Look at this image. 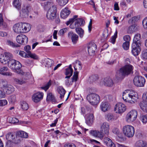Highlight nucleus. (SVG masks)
<instances>
[{
	"label": "nucleus",
	"mask_w": 147,
	"mask_h": 147,
	"mask_svg": "<svg viewBox=\"0 0 147 147\" xmlns=\"http://www.w3.org/2000/svg\"><path fill=\"white\" fill-rule=\"evenodd\" d=\"M9 122L12 123H15L19 122V120L17 118L13 117H10L9 118Z\"/></svg>",
	"instance_id": "52"
},
{
	"label": "nucleus",
	"mask_w": 147,
	"mask_h": 147,
	"mask_svg": "<svg viewBox=\"0 0 147 147\" xmlns=\"http://www.w3.org/2000/svg\"><path fill=\"white\" fill-rule=\"evenodd\" d=\"M123 131L124 135L128 138L132 137L135 133L134 127L131 125H126L123 128Z\"/></svg>",
	"instance_id": "5"
},
{
	"label": "nucleus",
	"mask_w": 147,
	"mask_h": 147,
	"mask_svg": "<svg viewBox=\"0 0 147 147\" xmlns=\"http://www.w3.org/2000/svg\"><path fill=\"white\" fill-rule=\"evenodd\" d=\"M122 96L124 101L131 104L134 103L138 98L137 93L132 90H125L123 93Z\"/></svg>",
	"instance_id": "1"
},
{
	"label": "nucleus",
	"mask_w": 147,
	"mask_h": 147,
	"mask_svg": "<svg viewBox=\"0 0 147 147\" xmlns=\"http://www.w3.org/2000/svg\"><path fill=\"white\" fill-rule=\"evenodd\" d=\"M141 35L140 34H137L134 36L133 43H136V44L141 45L140 39Z\"/></svg>",
	"instance_id": "28"
},
{
	"label": "nucleus",
	"mask_w": 147,
	"mask_h": 147,
	"mask_svg": "<svg viewBox=\"0 0 147 147\" xmlns=\"http://www.w3.org/2000/svg\"><path fill=\"white\" fill-rule=\"evenodd\" d=\"M137 30V27L135 25L133 24L129 27L128 32L129 33H133L136 32Z\"/></svg>",
	"instance_id": "38"
},
{
	"label": "nucleus",
	"mask_w": 147,
	"mask_h": 147,
	"mask_svg": "<svg viewBox=\"0 0 147 147\" xmlns=\"http://www.w3.org/2000/svg\"><path fill=\"white\" fill-rule=\"evenodd\" d=\"M100 101V97L98 95L92 93V105H96Z\"/></svg>",
	"instance_id": "22"
},
{
	"label": "nucleus",
	"mask_w": 147,
	"mask_h": 147,
	"mask_svg": "<svg viewBox=\"0 0 147 147\" xmlns=\"http://www.w3.org/2000/svg\"><path fill=\"white\" fill-rule=\"evenodd\" d=\"M47 101H51L53 102L55 101L54 96L51 93H49L47 94Z\"/></svg>",
	"instance_id": "40"
},
{
	"label": "nucleus",
	"mask_w": 147,
	"mask_h": 147,
	"mask_svg": "<svg viewBox=\"0 0 147 147\" xmlns=\"http://www.w3.org/2000/svg\"><path fill=\"white\" fill-rule=\"evenodd\" d=\"M133 82L134 84L137 87H143L144 86L146 81L145 78L143 77L138 76L135 77L134 79Z\"/></svg>",
	"instance_id": "7"
},
{
	"label": "nucleus",
	"mask_w": 147,
	"mask_h": 147,
	"mask_svg": "<svg viewBox=\"0 0 147 147\" xmlns=\"http://www.w3.org/2000/svg\"><path fill=\"white\" fill-rule=\"evenodd\" d=\"M43 93L38 92L34 93L32 96V100L35 103H38L43 99Z\"/></svg>",
	"instance_id": "14"
},
{
	"label": "nucleus",
	"mask_w": 147,
	"mask_h": 147,
	"mask_svg": "<svg viewBox=\"0 0 147 147\" xmlns=\"http://www.w3.org/2000/svg\"><path fill=\"white\" fill-rule=\"evenodd\" d=\"M21 23V29L22 33L27 32L30 31L31 27L30 24L26 23Z\"/></svg>",
	"instance_id": "18"
},
{
	"label": "nucleus",
	"mask_w": 147,
	"mask_h": 147,
	"mask_svg": "<svg viewBox=\"0 0 147 147\" xmlns=\"http://www.w3.org/2000/svg\"><path fill=\"white\" fill-rule=\"evenodd\" d=\"M126 109V106L124 104L121 102L117 103L114 108V110L116 113H121L124 112Z\"/></svg>",
	"instance_id": "9"
},
{
	"label": "nucleus",
	"mask_w": 147,
	"mask_h": 147,
	"mask_svg": "<svg viewBox=\"0 0 147 147\" xmlns=\"http://www.w3.org/2000/svg\"><path fill=\"white\" fill-rule=\"evenodd\" d=\"M141 45L136 44V43H133L131 45V53L132 54L136 56L138 55L141 51L140 47Z\"/></svg>",
	"instance_id": "13"
},
{
	"label": "nucleus",
	"mask_w": 147,
	"mask_h": 147,
	"mask_svg": "<svg viewBox=\"0 0 147 147\" xmlns=\"http://www.w3.org/2000/svg\"><path fill=\"white\" fill-rule=\"evenodd\" d=\"M1 74L4 76H11L12 75V74L10 72H2L0 73Z\"/></svg>",
	"instance_id": "63"
},
{
	"label": "nucleus",
	"mask_w": 147,
	"mask_h": 147,
	"mask_svg": "<svg viewBox=\"0 0 147 147\" xmlns=\"http://www.w3.org/2000/svg\"><path fill=\"white\" fill-rule=\"evenodd\" d=\"M58 93L60 94V97L61 98H63L65 93L66 91L62 87H60L57 89Z\"/></svg>",
	"instance_id": "31"
},
{
	"label": "nucleus",
	"mask_w": 147,
	"mask_h": 147,
	"mask_svg": "<svg viewBox=\"0 0 147 147\" xmlns=\"http://www.w3.org/2000/svg\"><path fill=\"white\" fill-rule=\"evenodd\" d=\"M70 13V11L68 7H66L63 9L61 13V17L63 19L66 18Z\"/></svg>",
	"instance_id": "19"
},
{
	"label": "nucleus",
	"mask_w": 147,
	"mask_h": 147,
	"mask_svg": "<svg viewBox=\"0 0 147 147\" xmlns=\"http://www.w3.org/2000/svg\"><path fill=\"white\" fill-rule=\"evenodd\" d=\"M123 39L125 41V42H129V41L130 40V38L129 35H126L123 36Z\"/></svg>",
	"instance_id": "62"
},
{
	"label": "nucleus",
	"mask_w": 147,
	"mask_h": 147,
	"mask_svg": "<svg viewBox=\"0 0 147 147\" xmlns=\"http://www.w3.org/2000/svg\"><path fill=\"white\" fill-rule=\"evenodd\" d=\"M19 135L20 137L22 138H27L28 137V134L23 131H20Z\"/></svg>",
	"instance_id": "51"
},
{
	"label": "nucleus",
	"mask_w": 147,
	"mask_h": 147,
	"mask_svg": "<svg viewBox=\"0 0 147 147\" xmlns=\"http://www.w3.org/2000/svg\"><path fill=\"white\" fill-rule=\"evenodd\" d=\"M140 120L143 124H146L147 122V114L141 116Z\"/></svg>",
	"instance_id": "45"
},
{
	"label": "nucleus",
	"mask_w": 147,
	"mask_h": 147,
	"mask_svg": "<svg viewBox=\"0 0 147 147\" xmlns=\"http://www.w3.org/2000/svg\"><path fill=\"white\" fill-rule=\"evenodd\" d=\"M106 118L109 121H111L116 119V118L112 114L108 113L106 115Z\"/></svg>",
	"instance_id": "35"
},
{
	"label": "nucleus",
	"mask_w": 147,
	"mask_h": 147,
	"mask_svg": "<svg viewBox=\"0 0 147 147\" xmlns=\"http://www.w3.org/2000/svg\"><path fill=\"white\" fill-rule=\"evenodd\" d=\"M45 62L46 67L49 68L52 66L53 61L51 59L48 58L45 60Z\"/></svg>",
	"instance_id": "36"
},
{
	"label": "nucleus",
	"mask_w": 147,
	"mask_h": 147,
	"mask_svg": "<svg viewBox=\"0 0 147 147\" xmlns=\"http://www.w3.org/2000/svg\"><path fill=\"white\" fill-rule=\"evenodd\" d=\"M129 42H125L123 44V47L125 50H127L129 49Z\"/></svg>",
	"instance_id": "56"
},
{
	"label": "nucleus",
	"mask_w": 147,
	"mask_h": 147,
	"mask_svg": "<svg viewBox=\"0 0 147 147\" xmlns=\"http://www.w3.org/2000/svg\"><path fill=\"white\" fill-rule=\"evenodd\" d=\"M28 58L30 57L31 58L35 59H37L38 58V56L35 53H32L31 52L28 53Z\"/></svg>",
	"instance_id": "49"
},
{
	"label": "nucleus",
	"mask_w": 147,
	"mask_h": 147,
	"mask_svg": "<svg viewBox=\"0 0 147 147\" xmlns=\"http://www.w3.org/2000/svg\"><path fill=\"white\" fill-rule=\"evenodd\" d=\"M7 44L13 47H20V45L17 43L13 42L10 40H8L7 42Z\"/></svg>",
	"instance_id": "44"
},
{
	"label": "nucleus",
	"mask_w": 147,
	"mask_h": 147,
	"mask_svg": "<svg viewBox=\"0 0 147 147\" xmlns=\"http://www.w3.org/2000/svg\"><path fill=\"white\" fill-rule=\"evenodd\" d=\"M142 24L144 28L147 29V17L144 18L143 20Z\"/></svg>",
	"instance_id": "60"
},
{
	"label": "nucleus",
	"mask_w": 147,
	"mask_h": 147,
	"mask_svg": "<svg viewBox=\"0 0 147 147\" xmlns=\"http://www.w3.org/2000/svg\"><path fill=\"white\" fill-rule=\"evenodd\" d=\"M133 67L130 65H126L124 66L119 70V72L120 76H127L133 73Z\"/></svg>",
	"instance_id": "4"
},
{
	"label": "nucleus",
	"mask_w": 147,
	"mask_h": 147,
	"mask_svg": "<svg viewBox=\"0 0 147 147\" xmlns=\"http://www.w3.org/2000/svg\"><path fill=\"white\" fill-rule=\"evenodd\" d=\"M85 23L84 20L82 18H78L76 20L75 23V25L76 28L80 26H83Z\"/></svg>",
	"instance_id": "24"
},
{
	"label": "nucleus",
	"mask_w": 147,
	"mask_h": 147,
	"mask_svg": "<svg viewBox=\"0 0 147 147\" xmlns=\"http://www.w3.org/2000/svg\"><path fill=\"white\" fill-rule=\"evenodd\" d=\"M139 105L140 109L144 112H147V102L143 101L140 102Z\"/></svg>",
	"instance_id": "27"
},
{
	"label": "nucleus",
	"mask_w": 147,
	"mask_h": 147,
	"mask_svg": "<svg viewBox=\"0 0 147 147\" xmlns=\"http://www.w3.org/2000/svg\"><path fill=\"white\" fill-rule=\"evenodd\" d=\"M142 57L143 59H147V49H145L142 52Z\"/></svg>",
	"instance_id": "55"
},
{
	"label": "nucleus",
	"mask_w": 147,
	"mask_h": 147,
	"mask_svg": "<svg viewBox=\"0 0 147 147\" xmlns=\"http://www.w3.org/2000/svg\"><path fill=\"white\" fill-rule=\"evenodd\" d=\"M11 57V55L9 53H6L5 54V57L3 55L2 58H0V62L3 64L9 63L10 59Z\"/></svg>",
	"instance_id": "17"
},
{
	"label": "nucleus",
	"mask_w": 147,
	"mask_h": 147,
	"mask_svg": "<svg viewBox=\"0 0 147 147\" xmlns=\"http://www.w3.org/2000/svg\"><path fill=\"white\" fill-rule=\"evenodd\" d=\"M68 37L71 38L73 44H76L78 40V36L72 32H69L68 34Z\"/></svg>",
	"instance_id": "15"
},
{
	"label": "nucleus",
	"mask_w": 147,
	"mask_h": 147,
	"mask_svg": "<svg viewBox=\"0 0 147 147\" xmlns=\"http://www.w3.org/2000/svg\"><path fill=\"white\" fill-rule=\"evenodd\" d=\"M92 47V42H90L87 45L88 52L90 55H91L90 54L92 53V49H91Z\"/></svg>",
	"instance_id": "53"
},
{
	"label": "nucleus",
	"mask_w": 147,
	"mask_h": 147,
	"mask_svg": "<svg viewBox=\"0 0 147 147\" xmlns=\"http://www.w3.org/2000/svg\"><path fill=\"white\" fill-rule=\"evenodd\" d=\"M73 70L72 68L71 64L69 65V67L65 69V75L67 76L65 77V78H69L72 75Z\"/></svg>",
	"instance_id": "20"
},
{
	"label": "nucleus",
	"mask_w": 147,
	"mask_h": 147,
	"mask_svg": "<svg viewBox=\"0 0 147 147\" xmlns=\"http://www.w3.org/2000/svg\"><path fill=\"white\" fill-rule=\"evenodd\" d=\"M6 138L8 141L16 144H18L20 142L19 139L16 137L13 132L8 133L6 135Z\"/></svg>",
	"instance_id": "8"
},
{
	"label": "nucleus",
	"mask_w": 147,
	"mask_h": 147,
	"mask_svg": "<svg viewBox=\"0 0 147 147\" xmlns=\"http://www.w3.org/2000/svg\"><path fill=\"white\" fill-rule=\"evenodd\" d=\"M76 32L79 35L80 37L81 38H82L84 34V30L81 28L76 27Z\"/></svg>",
	"instance_id": "32"
},
{
	"label": "nucleus",
	"mask_w": 147,
	"mask_h": 147,
	"mask_svg": "<svg viewBox=\"0 0 147 147\" xmlns=\"http://www.w3.org/2000/svg\"><path fill=\"white\" fill-rule=\"evenodd\" d=\"M92 115L91 114L87 115L86 116V123L90 126H91L92 125Z\"/></svg>",
	"instance_id": "37"
},
{
	"label": "nucleus",
	"mask_w": 147,
	"mask_h": 147,
	"mask_svg": "<svg viewBox=\"0 0 147 147\" xmlns=\"http://www.w3.org/2000/svg\"><path fill=\"white\" fill-rule=\"evenodd\" d=\"M31 8V7L29 5H26L23 7L22 11L20 12V16L23 18L27 17Z\"/></svg>",
	"instance_id": "10"
},
{
	"label": "nucleus",
	"mask_w": 147,
	"mask_h": 147,
	"mask_svg": "<svg viewBox=\"0 0 147 147\" xmlns=\"http://www.w3.org/2000/svg\"><path fill=\"white\" fill-rule=\"evenodd\" d=\"M73 64L74 65V67L75 71H77L76 70L77 69L80 70L82 69V65L81 62L80 61L76 60L73 63Z\"/></svg>",
	"instance_id": "25"
},
{
	"label": "nucleus",
	"mask_w": 147,
	"mask_h": 147,
	"mask_svg": "<svg viewBox=\"0 0 147 147\" xmlns=\"http://www.w3.org/2000/svg\"><path fill=\"white\" fill-rule=\"evenodd\" d=\"M56 1L59 5L63 6L66 4L69 0H56Z\"/></svg>",
	"instance_id": "41"
},
{
	"label": "nucleus",
	"mask_w": 147,
	"mask_h": 147,
	"mask_svg": "<svg viewBox=\"0 0 147 147\" xmlns=\"http://www.w3.org/2000/svg\"><path fill=\"white\" fill-rule=\"evenodd\" d=\"M21 23H19L14 25L13 29L14 32L17 33H22Z\"/></svg>",
	"instance_id": "21"
},
{
	"label": "nucleus",
	"mask_w": 147,
	"mask_h": 147,
	"mask_svg": "<svg viewBox=\"0 0 147 147\" xmlns=\"http://www.w3.org/2000/svg\"><path fill=\"white\" fill-rule=\"evenodd\" d=\"M50 81V80L44 86L41 87V88L46 91L49 89L51 84Z\"/></svg>",
	"instance_id": "50"
},
{
	"label": "nucleus",
	"mask_w": 147,
	"mask_h": 147,
	"mask_svg": "<svg viewBox=\"0 0 147 147\" xmlns=\"http://www.w3.org/2000/svg\"><path fill=\"white\" fill-rule=\"evenodd\" d=\"M78 72L77 71H75L73 77L71 78L72 81L73 82H76L78 78Z\"/></svg>",
	"instance_id": "48"
},
{
	"label": "nucleus",
	"mask_w": 147,
	"mask_h": 147,
	"mask_svg": "<svg viewBox=\"0 0 147 147\" xmlns=\"http://www.w3.org/2000/svg\"><path fill=\"white\" fill-rule=\"evenodd\" d=\"M109 35V34L108 33V29L105 30L103 33V35L105 38H107Z\"/></svg>",
	"instance_id": "64"
},
{
	"label": "nucleus",
	"mask_w": 147,
	"mask_h": 147,
	"mask_svg": "<svg viewBox=\"0 0 147 147\" xmlns=\"http://www.w3.org/2000/svg\"><path fill=\"white\" fill-rule=\"evenodd\" d=\"M137 18L136 16L133 17L131 19L129 20L128 22L129 24L135 23L137 20Z\"/></svg>",
	"instance_id": "58"
},
{
	"label": "nucleus",
	"mask_w": 147,
	"mask_h": 147,
	"mask_svg": "<svg viewBox=\"0 0 147 147\" xmlns=\"http://www.w3.org/2000/svg\"><path fill=\"white\" fill-rule=\"evenodd\" d=\"M8 100L10 102L14 103L16 100V96L14 95H11L8 98Z\"/></svg>",
	"instance_id": "47"
},
{
	"label": "nucleus",
	"mask_w": 147,
	"mask_h": 147,
	"mask_svg": "<svg viewBox=\"0 0 147 147\" xmlns=\"http://www.w3.org/2000/svg\"><path fill=\"white\" fill-rule=\"evenodd\" d=\"M45 5V8H47L50 6H52L49 9L47 14V17L48 19L53 20L56 17L57 11V8L56 6L53 5L52 2H47L44 3Z\"/></svg>",
	"instance_id": "2"
},
{
	"label": "nucleus",
	"mask_w": 147,
	"mask_h": 147,
	"mask_svg": "<svg viewBox=\"0 0 147 147\" xmlns=\"http://www.w3.org/2000/svg\"><path fill=\"white\" fill-rule=\"evenodd\" d=\"M87 90L90 93V94H88L87 96V99L88 102L91 104H92L91 99L92 98V94L91 93L92 91V90L90 88H88L87 89Z\"/></svg>",
	"instance_id": "42"
},
{
	"label": "nucleus",
	"mask_w": 147,
	"mask_h": 147,
	"mask_svg": "<svg viewBox=\"0 0 147 147\" xmlns=\"http://www.w3.org/2000/svg\"><path fill=\"white\" fill-rule=\"evenodd\" d=\"M100 131L103 134L108 135L109 132V126L108 123L107 122H103L100 125Z\"/></svg>",
	"instance_id": "11"
},
{
	"label": "nucleus",
	"mask_w": 147,
	"mask_h": 147,
	"mask_svg": "<svg viewBox=\"0 0 147 147\" xmlns=\"http://www.w3.org/2000/svg\"><path fill=\"white\" fill-rule=\"evenodd\" d=\"M67 28H65L60 30L58 34L60 36H62L64 34V33L66 32Z\"/></svg>",
	"instance_id": "57"
},
{
	"label": "nucleus",
	"mask_w": 147,
	"mask_h": 147,
	"mask_svg": "<svg viewBox=\"0 0 147 147\" xmlns=\"http://www.w3.org/2000/svg\"><path fill=\"white\" fill-rule=\"evenodd\" d=\"M24 51L27 53V54H28L30 53H31L30 50H31L30 46L29 45L26 46L24 47Z\"/></svg>",
	"instance_id": "59"
},
{
	"label": "nucleus",
	"mask_w": 147,
	"mask_h": 147,
	"mask_svg": "<svg viewBox=\"0 0 147 147\" xmlns=\"http://www.w3.org/2000/svg\"><path fill=\"white\" fill-rule=\"evenodd\" d=\"M138 115L137 111L135 110H132L127 115L125 120L128 123H132L137 118Z\"/></svg>",
	"instance_id": "6"
},
{
	"label": "nucleus",
	"mask_w": 147,
	"mask_h": 147,
	"mask_svg": "<svg viewBox=\"0 0 147 147\" xmlns=\"http://www.w3.org/2000/svg\"><path fill=\"white\" fill-rule=\"evenodd\" d=\"M92 136L95 137H98L100 138H102L103 137L102 134L100 131L99 132L97 130L92 131Z\"/></svg>",
	"instance_id": "33"
},
{
	"label": "nucleus",
	"mask_w": 147,
	"mask_h": 147,
	"mask_svg": "<svg viewBox=\"0 0 147 147\" xmlns=\"http://www.w3.org/2000/svg\"><path fill=\"white\" fill-rule=\"evenodd\" d=\"M21 108L24 111L27 110L29 108L28 104L26 102L23 101L20 102Z\"/></svg>",
	"instance_id": "30"
},
{
	"label": "nucleus",
	"mask_w": 147,
	"mask_h": 147,
	"mask_svg": "<svg viewBox=\"0 0 147 147\" xmlns=\"http://www.w3.org/2000/svg\"><path fill=\"white\" fill-rule=\"evenodd\" d=\"M104 142L108 146L110 147H115V144L109 138L106 137L104 139Z\"/></svg>",
	"instance_id": "23"
},
{
	"label": "nucleus",
	"mask_w": 147,
	"mask_h": 147,
	"mask_svg": "<svg viewBox=\"0 0 147 147\" xmlns=\"http://www.w3.org/2000/svg\"><path fill=\"white\" fill-rule=\"evenodd\" d=\"M117 32L116 31L114 33V35L112 36L111 38L110 39V42L113 44H114L115 42L117 36Z\"/></svg>",
	"instance_id": "46"
},
{
	"label": "nucleus",
	"mask_w": 147,
	"mask_h": 147,
	"mask_svg": "<svg viewBox=\"0 0 147 147\" xmlns=\"http://www.w3.org/2000/svg\"><path fill=\"white\" fill-rule=\"evenodd\" d=\"M19 54L21 56L23 57L28 58V54L23 51H20Z\"/></svg>",
	"instance_id": "54"
},
{
	"label": "nucleus",
	"mask_w": 147,
	"mask_h": 147,
	"mask_svg": "<svg viewBox=\"0 0 147 147\" xmlns=\"http://www.w3.org/2000/svg\"><path fill=\"white\" fill-rule=\"evenodd\" d=\"M145 143V142L142 140L137 141L135 143L134 147H144Z\"/></svg>",
	"instance_id": "39"
},
{
	"label": "nucleus",
	"mask_w": 147,
	"mask_h": 147,
	"mask_svg": "<svg viewBox=\"0 0 147 147\" xmlns=\"http://www.w3.org/2000/svg\"><path fill=\"white\" fill-rule=\"evenodd\" d=\"M103 83L105 86L108 87H111L113 84L112 80L110 78H106L102 79L100 83Z\"/></svg>",
	"instance_id": "16"
},
{
	"label": "nucleus",
	"mask_w": 147,
	"mask_h": 147,
	"mask_svg": "<svg viewBox=\"0 0 147 147\" xmlns=\"http://www.w3.org/2000/svg\"><path fill=\"white\" fill-rule=\"evenodd\" d=\"M100 108L101 110L105 112L109 109V106L107 102H102L100 105Z\"/></svg>",
	"instance_id": "29"
},
{
	"label": "nucleus",
	"mask_w": 147,
	"mask_h": 147,
	"mask_svg": "<svg viewBox=\"0 0 147 147\" xmlns=\"http://www.w3.org/2000/svg\"><path fill=\"white\" fill-rule=\"evenodd\" d=\"M7 102L6 100H0V106H3L7 105Z\"/></svg>",
	"instance_id": "61"
},
{
	"label": "nucleus",
	"mask_w": 147,
	"mask_h": 147,
	"mask_svg": "<svg viewBox=\"0 0 147 147\" xmlns=\"http://www.w3.org/2000/svg\"><path fill=\"white\" fill-rule=\"evenodd\" d=\"M21 0H13V5L17 9L20 10L21 7Z\"/></svg>",
	"instance_id": "26"
},
{
	"label": "nucleus",
	"mask_w": 147,
	"mask_h": 147,
	"mask_svg": "<svg viewBox=\"0 0 147 147\" xmlns=\"http://www.w3.org/2000/svg\"><path fill=\"white\" fill-rule=\"evenodd\" d=\"M7 94L11 93L14 90V88L12 85L9 84L5 90Z\"/></svg>",
	"instance_id": "34"
},
{
	"label": "nucleus",
	"mask_w": 147,
	"mask_h": 147,
	"mask_svg": "<svg viewBox=\"0 0 147 147\" xmlns=\"http://www.w3.org/2000/svg\"><path fill=\"white\" fill-rule=\"evenodd\" d=\"M8 65L10 68L14 72L22 75H24L25 74L21 70V64L19 61L14 59H10Z\"/></svg>",
	"instance_id": "3"
},
{
	"label": "nucleus",
	"mask_w": 147,
	"mask_h": 147,
	"mask_svg": "<svg viewBox=\"0 0 147 147\" xmlns=\"http://www.w3.org/2000/svg\"><path fill=\"white\" fill-rule=\"evenodd\" d=\"M17 42L20 44H25L28 42V39L27 36L23 34H19L16 38Z\"/></svg>",
	"instance_id": "12"
},
{
	"label": "nucleus",
	"mask_w": 147,
	"mask_h": 147,
	"mask_svg": "<svg viewBox=\"0 0 147 147\" xmlns=\"http://www.w3.org/2000/svg\"><path fill=\"white\" fill-rule=\"evenodd\" d=\"M14 80L17 84L20 85L24 84L26 82V80L23 79H19L16 78H15L14 79Z\"/></svg>",
	"instance_id": "43"
}]
</instances>
